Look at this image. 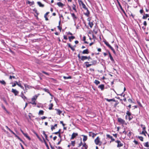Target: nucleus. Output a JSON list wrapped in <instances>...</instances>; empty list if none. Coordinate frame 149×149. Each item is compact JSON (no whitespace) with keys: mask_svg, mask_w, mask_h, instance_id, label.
I'll return each mask as SVG.
<instances>
[{"mask_svg":"<svg viewBox=\"0 0 149 149\" xmlns=\"http://www.w3.org/2000/svg\"><path fill=\"white\" fill-rule=\"evenodd\" d=\"M97 135V134H95L94 133L92 132H89V136H90L92 137V139H94L95 137H96V138L95 140H100V138L99 136H96Z\"/></svg>","mask_w":149,"mask_h":149,"instance_id":"obj_1","label":"nucleus"},{"mask_svg":"<svg viewBox=\"0 0 149 149\" xmlns=\"http://www.w3.org/2000/svg\"><path fill=\"white\" fill-rule=\"evenodd\" d=\"M116 142L118 143L117 147L118 148L122 146L123 145V143H124V142L122 141V140H121V141L120 140H116Z\"/></svg>","mask_w":149,"mask_h":149,"instance_id":"obj_2","label":"nucleus"},{"mask_svg":"<svg viewBox=\"0 0 149 149\" xmlns=\"http://www.w3.org/2000/svg\"><path fill=\"white\" fill-rule=\"evenodd\" d=\"M118 122L119 123H120L122 125H127V123H125V120H123V119H122L120 118H118Z\"/></svg>","mask_w":149,"mask_h":149,"instance_id":"obj_3","label":"nucleus"},{"mask_svg":"<svg viewBox=\"0 0 149 149\" xmlns=\"http://www.w3.org/2000/svg\"><path fill=\"white\" fill-rule=\"evenodd\" d=\"M78 2L80 6L81 5L82 8L84 9H87V8L83 2L81 0H78Z\"/></svg>","mask_w":149,"mask_h":149,"instance_id":"obj_4","label":"nucleus"},{"mask_svg":"<svg viewBox=\"0 0 149 149\" xmlns=\"http://www.w3.org/2000/svg\"><path fill=\"white\" fill-rule=\"evenodd\" d=\"M79 138H80L79 139L80 140H82V139H83V140H87V136L83 135H80Z\"/></svg>","mask_w":149,"mask_h":149,"instance_id":"obj_5","label":"nucleus"},{"mask_svg":"<svg viewBox=\"0 0 149 149\" xmlns=\"http://www.w3.org/2000/svg\"><path fill=\"white\" fill-rule=\"evenodd\" d=\"M108 54H109V57L111 61H112V63H114L115 61L113 59V57H112V55L110 52L109 51H108Z\"/></svg>","mask_w":149,"mask_h":149,"instance_id":"obj_6","label":"nucleus"},{"mask_svg":"<svg viewBox=\"0 0 149 149\" xmlns=\"http://www.w3.org/2000/svg\"><path fill=\"white\" fill-rule=\"evenodd\" d=\"M11 92L14 94L15 96L17 95L19 93V92L17 91L16 89H14L13 88L12 89Z\"/></svg>","mask_w":149,"mask_h":149,"instance_id":"obj_7","label":"nucleus"},{"mask_svg":"<svg viewBox=\"0 0 149 149\" xmlns=\"http://www.w3.org/2000/svg\"><path fill=\"white\" fill-rule=\"evenodd\" d=\"M70 14L71 15L72 17L73 18V19L74 21V22H75L76 20L77 19V17L75 16V14L74 13H70Z\"/></svg>","mask_w":149,"mask_h":149,"instance_id":"obj_8","label":"nucleus"},{"mask_svg":"<svg viewBox=\"0 0 149 149\" xmlns=\"http://www.w3.org/2000/svg\"><path fill=\"white\" fill-rule=\"evenodd\" d=\"M77 136L78 134L77 133H73L72 135L71 139H74Z\"/></svg>","mask_w":149,"mask_h":149,"instance_id":"obj_9","label":"nucleus"},{"mask_svg":"<svg viewBox=\"0 0 149 149\" xmlns=\"http://www.w3.org/2000/svg\"><path fill=\"white\" fill-rule=\"evenodd\" d=\"M95 142L96 145L99 146H101L102 143V142L100 140H95Z\"/></svg>","mask_w":149,"mask_h":149,"instance_id":"obj_10","label":"nucleus"},{"mask_svg":"<svg viewBox=\"0 0 149 149\" xmlns=\"http://www.w3.org/2000/svg\"><path fill=\"white\" fill-rule=\"evenodd\" d=\"M89 53V50L88 49H86L83 51L82 52V54H88Z\"/></svg>","mask_w":149,"mask_h":149,"instance_id":"obj_11","label":"nucleus"},{"mask_svg":"<svg viewBox=\"0 0 149 149\" xmlns=\"http://www.w3.org/2000/svg\"><path fill=\"white\" fill-rule=\"evenodd\" d=\"M57 4L58 6L61 7L62 8L64 6V5L61 2H57Z\"/></svg>","mask_w":149,"mask_h":149,"instance_id":"obj_12","label":"nucleus"},{"mask_svg":"<svg viewBox=\"0 0 149 149\" xmlns=\"http://www.w3.org/2000/svg\"><path fill=\"white\" fill-rule=\"evenodd\" d=\"M86 10V12L85 13H84V14L87 17H88L90 14V12L88 10L87 8V9H85Z\"/></svg>","mask_w":149,"mask_h":149,"instance_id":"obj_13","label":"nucleus"},{"mask_svg":"<svg viewBox=\"0 0 149 149\" xmlns=\"http://www.w3.org/2000/svg\"><path fill=\"white\" fill-rule=\"evenodd\" d=\"M88 146L86 145V143H84L83 144V146L81 148V149H87Z\"/></svg>","mask_w":149,"mask_h":149,"instance_id":"obj_14","label":"nucleus"},{"mask_svg":"<svg viewBox=\"0 0 149 149\" xmlns=\"http://www.w3.org/2000/svg\"><path fill=\"white\" fill-rule=\"evenodd\" d=\"M145 15H143L142 17L143 19H147V17H149V15L148 14H144Z\"/></svg>","mask_w":149,"mask_h":149,"instance_id":"obj_15","label":"nucleus"},{"mask_svg":"<svg viewBox=\"0 0 149 149\" xmlns=\"http://www.w3.org/2000/svg\"><path fill=\"white\" fill-rule=\"evenodd\" d=\"M104 85L101 84L98 86V88L101 89V90L103 91L104 89Z\"/></svg>","mask_w":149,"mask_h":149,"instance_id":"obj_16","label":"nucleus"},{"mask_svg":"<svg viewBox=\"0 0 149 149\" xmlns=\"http://www.w3.org/2000/svg\"><path fill=\"white\" fill-rule=\"evenodd\" d=\"M127 109L128 110L127 111L126 113V114L127 115V116H128L129 117H130V116L132 115V113L129 111L130 110V109H128V108H127Z\"/></svg>","mask_w":149,"mask_h":149,"instance_id":"obj_17","label":"nucleus"},{"mask_svg":"<svg viewBox=\"0 0 149 149\" xmlns=\"http://www.w3.org/2000/svg\"><path fill=\"white\" fill-rule=\"evenodd\" d=\"M87 56H81V60L82 61H84V60L87 59Z\"/></svg>","mask_w":149,"mask_h":149,"instance_id":"obj_18","label":"nucleus"},{"mask_svg":"<svg viewBox=\"0 0 149 149\" xmlns=\"http://www.w3.org/2000/svg\"><path fill=\"white\" fill-rule=\"evenodd\" d=\"M37 3L40 7H43L44 6V5L42 4L41 2L40 1L37 2Z\"/></svg>","mask_w":149,"mask_h":149,"instance_id":"obj_19","label":"nucleus"},{"mask_svg":"<svg viewBox=\"0 0 149 149\" xmlns=\"http://www.w3.org/2000/svg\"><path fill=\"white\" fill-rule=\"evenodd\" d=\"M34 61L36 63L38 64H40L41 63L39 59L37 58H35V59Z\"/></svg>","mask_w":149,"mask_h":149,"instance_id":"obj_20","label":"nucleus"},{"mask_svg":"<svg viewBox=\"0 0 149 149\" xmlns=\"http://www.w3.org/2000/svg\"><path fill=\"white\" fill-rule=\"evenodd\" d=\"M49 12H47L44 15V17L45 18L46 20H49L48 18L47 17V15L49 13Z\"/></svg>","mask_w":149,"mask_h":149,"instance_id":"obj_21","label":"nucleus"},{"mask_svg":"<svg viewBox=\"0 0 149 149\" xmlns=\"http://www.w3.org/2000/svg\"><path fill=\"white\" fill-rule=\"evenodd\" d=\"M67 45H68V47L70 48L71 50H72L73 51L75 50V49L71 46L70 43H68Z\"/></svg>","mask_w":149,"mask_h":149,"instance_id":"obj_22","label":"nucleus"},{"mask_svg":"<svg viewBox=\"0 0 149 149\" xmlns=\"http://www.w3.org/2000/svg\"><path fill=\"white\" fill-rule=\"evenodd\" d=\"M20 96L22 97V98L24 100L25 99H26V97L24 95L22 92L21 93Z\"/></svg>","mask_w":149,"mask_h":149,"instance_id":"obj_23","label":"nucleus"},{"mask_svg":"<svg viewBox=\"0 0 149 149\" xmlns=\"http://www.w3.org/2000/svg\"><path fill=\"white\" fill-rule=\"evenodd\" d=\"M1 44L5 47L7 45L6 43L5 42L4 40H3L1 39Z\"/></svg>","mask_w":149,"mask_h":149,"instance_id":"obj_24","label":"nucleus"},{"mask_svg":"<svg viewBox=\"0 0 149 149\" xmlns=\"http://www.w3.org/2000/svg\"><path fill=\"white\" fill-rule=\"evenodd\" d=\"M88 62H85L84 63L86 64V68H88L90 67L91 65H92V64H87V63H88Z\"/></svg>","mask_w":149,"mask_h":149,"instance_id":"obj_25","label":"nucleus"},{"mask_svg":"<svg viewBox=\"0 0 149 149\" xmlns=\"http://www.w3.org/2000/svg\"><path fill=\"white\" fill-rule=\"evenodd\" d=\"M38 96L36 95H35L34 96H33V97H32L31 99L32 101H36V100Z\"/></svg>","mask_w":149,"mask_h":149,"instance_id":"obj_26","label":"nucleus"},{"mask_svg":"<svg viewBox=\"0 0 149 149\" xmlns=\"http://www.w3.org/2000/svg\"><path fill=\"white\" fill-rule=\"evenodd\" d=\"M42 142H44L47 148H48L49 147L46 140H41Z\"/></svg>","mask_w":149,"mask_h":149,"instance_id":"obj_27","label":"nucleus"},{"mask_svg":"<svg viewBox=\"0 0 149 149\" xmlns=\"http://www.w3.org/2000/svg\"><path fill=\"white\" fill-rule=\"evenodd\" d=\"M55 110L57 111V114L58 115H60L62 112V111H61L59 109H56Z\"/></svg>","mask_w":149,"mask_h":149,"instance_id":"obj_28","label":"nucleus"},{"mask_svg":"<svg viewBox=\"0 0 149 149\" xmlns=\"http://www.w3.org/2000/svg\"><path fill=\"white\" fill-rule=\"evenodd\" d=\"M24 86L26 88H27L29 89V88H31L32 87V86H30L29 85H28L26 84H24Z\"/></svg>","mask_w":149,"mask_h":149,"instance_id":"obj_29","label":"nucleus"},{"mask_svg":"<svg viewBox=\"0 0 149 149\" xmlns=\"http://www.w3.org/2000/svg\"><path fill=\"white\" fill-rule=\"evenodd\" d=\"M61 21V19H60L59 22V25L57 26L58 29L60 30V31H61V30L62 29V27L60 26V24Z\"/></svg>","mask_w":149,"mask_h":149,"instance_id":"obj_30","label":"nucleus"},{"mask_svg":"<svg viewBox=\"0 0 149 149\" xmlns=\"http://www.w3.org/2000/svg\"><path fill=\"white\" fill-rule=\"evenodd\" d=\"M107 139L108 138L109 139H110L111 140H114V139L113 138V137L111 136L109 134H107Z\"/></svg>","mask_w":149,"mask_h":149,"instance_id":"obj_31","label":"nucleus"},{"mask_svg":"<svg viewBox=\"0 0 149 149\" xmlns=\"http://www.w3.org/2000/svg\"><path fill=\"white\" fill-rule=\"evenodd\" d=\"M24 135L27 139H28L29 140H30V138L27 133H24Z\"/></svg>","mask_w":149,"mask_h":149,"instance_id":"obj_32","label":"nucleus"},{"mask_svg":"<svg viewBox=\"0 0 149 149\" xmlns=\"http://www.w3.org/2000/svg\"><path fill=\"white\" fill-rule=\"evenodd\" d=\"M49 109L50 110H52V107H53V104L52 103H51V104H50L49 105Z\"/></svg>","mask_w":149,"mask_h":149,"instance_id":"obj_33","label":"nucleus"},{"mask_svg":"<svg viewBox=\"0 0 149 149\" xmlns=\"http://www.w3.org/2000/svg\"><path fill=\"white\" fill-rule=\"evenodd\" d=\"M104 43L109 48H110V47H111V46L109 44L108 42L106 41H104Z\"/></svg>","mask_w":149,"mask_h":149,"instance_id":"obj_34","label":"nucleus"},{"mask_svg":"<svg viewBox=\"0 0 149 149\" xmlns=\"http://www.w3.org/2000/svg\"><path fill=\"white\" fill-rule=\"evenodd\" d=\"M117 2V3H118L119 5V7H120V9H121V10H123V8L120 3L119 2V1L118 0H116Z\"/></svg>","mask_w":149,"mask_h":149,"instance_id":"obj_35","label":"nucleus"},{"mask_svg":"<svg viewBox=\"0 0 149 149\" xmlns=\"http://www.w3.org/2000/svg\"><path fill=\"white\" fill-rule=\"evenodd\" d=\"M144 145L145 146L148 148L149 147V143L148 142H147L146 143H144Z\"/></svg>","mask_w":149,"mask_h":149,"instance_id":"obj_36","label":"nucleus"},{"mask_svg":"<svg viewBox=\"0 0 149 149\" xmlns=\"http://www.w3.org/2000/svg\"><path fill=\"white\" fill-rule=\"evenodd\" d=\"M94 83H95L96 85H98L100 83V82L97 80H95L94 81Z\"/></svg>","mask_w":149,"mask_h":149,"instance_id":"obj_37","label":"nucleus"},{"mask_svg":"<svg viewBox=\"0 0 149 149\" xmlns=\"http://www.w3.org/2000/svg\"><path fill=\"white\" fill-rule=\"evenodd\" d=\"M44 111L42 110H40L39 111L38 114L39 115H43L44 114Z\"/></svg>","mask_w":149,"mask_h":149,"instance_id":"obj_38","label":"nucleus"},{"mask_svg":"<svg viewBox=\"0 0 149 149\" xmlns=\"http://www.w3.org/2000/svg\"><path fill=\"white\" fill-rule=\"evenodd\" d=\"M63 77L64 79H71L72 78V77L71 76H69L68 77H66L64 76Z\"/></svg>","mask_w":149,"mask_h":149,"instance_id":"obj_39","label":"nucleus"},{"mask_svg":"<svg viewBox=\"0 0 149 149\" xmlns=\"http://www.w3.org/2000/svg\"><path fill=\"white\" fill-rule=\"evenodd\" d=\"M109 48L111 49V50L112 51H113V53L114 54L116 55V53L114 49H113V48L111 46V47H110Z\"/></svg>","mask_w":149,"mask_h":149,"instance_id":"obj_40","label":"nucleus"},{"mask_svg":"<svg viewBox=\"0 0 149 149\" xmlns=\"http://www.w3.org/2000/svg\"><path fill=\"white\" fill-rule=\"evenodd\" d=\"M43 135L45 137L46 140H48L47 139V134H46L45 132L44 131H43Z\"/></svg>","mask_w":149,"mask_h":149,"instance_id":"obj_41","label":"nucleus"},{"mask_svg":"<svg viewBox=\"0 0 149 149\" xmlns=\"http://www.w3.org/2000/svg\"><path fill=\"white\" fill-rule=\"evenodd\" d=\"M90 62L92 63L91 64H92V65H95L97 63V61L96 60H93Z\"/></svg>","mask_w":149,"mask_h":149,"instance_id":"obj_42","label":"nucleus"},{"mask_svg":"<svg viewBox=\"0 0 149 149\" xmlns=\"http://www.w3.org/2000/svg\"><path fill=\"white\" fill-rule=\"evenodd\" d=\"M58 136L59 137L60 139V140H62V139H63L62 138V137L63 136H64V139H66V138H65V135H64L61 136V135L60 134H58Z\"/></svg>","mask_w":149,"mask_h":149,"instance_id":"obj_43","label":"nucleus"},{"mask_svg":"<svg viewBox=\"0 0 149 149\" xmlns=\"http://www.w3.org/2000/svg\"><path fill=\"white\" fill-rule=\"evenodd\" d=\"M88 24L90 27L91 28H92L93 25V22H89Z\"/></svg>","mask_w":149,"mask_h":149,"instance_id":"obj_44","label":"nucleus"},{"mask_svg":"<svg viewBox=\"0 0 149 149\" xmlns=\"http://www.w3.org/2000/svg\"><path fill=\"white\" fill-rule=\"evenodd\" d=\"M33 132L36 135V136L39 140H41V139L40 138L38 134L35 131H33Z\"/></svg>","mask_w":149,"mask_h":149,"instance_id":"obj_45","label":"nucleus"},{"mask_svg":"<svg viewBox=\"0 0 149 149\" xmlns=\"http://www.w3.org/2000/svg\"><path fill=\"white\" fill-rule=\"evenodd\" d=\"M0 83L3 85H5L6 84V82L3 80L0 81Z\"/></svg>","mask_w":149,"mask_h":149,"instance_id":"obj_46","label":"nucleus"},{"mask_svg":"<svg viewBox=\"0 0 149 149\" xmlns=\"http://www.w3.org/2000/svg\"><path fill=\"white\" fill-rule=\"evenodd\" d=\"M18 83L17 81H15L14 82V83L12 85V87H14V86H15L16 85H17Z\"/></svg>","mask_w":149,"mask_h":149,"instance_id":"obj_47","label":"nucleus"},{"mask_svg":"<svg viewBox=\"0 0 149 149\" xmlns=\"http://www.w3.org/2000/svg\"><path fill=\"white\" fill-rule=\"evenodd\" d=\"M3 100L4 101L6 104L7 105H8V103L7 102L6 99L5 97H3Z\"/></svg>","mask_w":149,"mask_h":149,"instance_id":"obj_48","label":"nucleus"},{"mask_svg":"<svg viewBox=\"0 0 149 149\" xmlns=\"http://www.w3.org/2000/svg\"><path fill=\"white\" fill-rule=\"evenodd\" d=\"M32 102H30L29 103L32 104H34L35 105H36V101L33 100V101H32Z\"/></svg>","mask_w":149,"mask_h":149,"instance_id":"obj_49","label":"nucleus"},{"mask_svg":"<svg viewBox=\"0 0 149 149\" xmlns=\"http://www.w3.org/2000/svg\"><path fill=\"white\" fill-rule=\"evenodd\" d=\"M43 90L45 91L47 93H48L49 92V90L48 89H46V88H43Z\"/></svg>","mask_w":149,"mask_h":149,"instance_id":"obj_50","label":"nucleus"},{"mask_svg":"<svg viewBox=\"0 0 149 149\" xmlns=\"http://www.w3.org/2000/svg\"><path fill=\"white\" fill-rule=\"evenodd\" d=\"M1 107L5 111H6L7 112H8V111H7V109H6V107H5L3 104H2L1 105Z\"/></svg>","mask_w":149,"mask_h":149,"instance_id":"obj_51","label":"nucleus"},{"mask_svg":"<svg viewBox=\"0 0 149 149\" xmlns=\"http://www.w3.org/2000/svg\"><path fill=\"white\" fill-rule=\"evenodd\" d=\"M17 85L20 87L21 88L23 89L24 88V87L22 86L20 83H18Z\"/></svg>","mask_w":149,"mask_h":149,"instance_id":"obj_52","label":"nucleus"},{"mask_svg":"<svg viewBox=\"0 0 149 149\" xmlns=\"http://www.w3.org/2000/svg\"><path fill=\"white\" fill-rule=\"evenodd\" d=\"M42 72L47 75L49 76V74L47 72L44 71H42Z\"/></svg>","mask_w":149,"mask_h":149,"instance_id":"obj_53","label":"nucleus"},{"mask_svg":"<svg viewBox=\"0 0 149 149\" xmlns=\"http://www.w3.org/2000/svg\"><path fill=\"white\" fill-rule=\"evenodd\" d=\"M75 141H72L71 144L70 145H72L73 146H74L75 145Z\"/></svg>","mask_w":149,"mask_h":149,"instance_id":"obj_54","label":"nucleus"},{"mask_svg":"<svg viewBox=\"0 0 149 149\" xmlns=\"http://www.w3.org/2000/svg\"><path fill=\"white\" fill-rule=\"evenodd\" d=\"M76 6L74 4H73V10H74L76 12H77L76 9L75 8Z\"/></svg>","mask_w":149,"mask_h":149,"instance_id":"obj_55","label":"nucleus"},{"mask_svg":"<svg viewBox=\"0 0 149 149\" xmlns=\"http://www.w3.org/2000/svg\"><path fill=\"white\" fill-rule=\"evenodd\" d=\"M128 101L130 102V103H134V102H133L132 101V100L131 99H129L128 100Z\"/></svg>","mask_w":149,"mask_h":149,"instance_id":"obj_56","label":"nucleus"},{"mask_svg":"<svg viewBox=\"0 0 149 149\" xmlns=\"http://www.w3.org/2000/svg\"><path fill=\"white\" fill-rule=\"evenodd\" d=\"M137 102L138 103V105L139 106H140V107H142V104H141V103L138 101H137Z\"/></svg>","mask_w":149,"mask_h":149,"instance_id":"obj_57","label":"nucleus"},{"mask_svg":"<svg viewBox=\"0 0 149 149\" xmlns=\"http://www.w3.org/2000/svg\"><path fill=\"white\" fill-rule=\"evenodd\" d=\"M13 78V79H16V78H15V77L14 76H11V75H10L9 77V79H12Z\"/></svg>","mask_w":149,"mask_h":149,"instance_id":"obj_58","label":"nucleus"},{"mask_svg":"<svg viewBox=\"0 0 149 149\" xmlns=\"http://www.w3.org/2000/svg\"><path fill=\"white\" fill-rule=\"evenodd\" d=\"M133 118V116L131 115V116H130V117L128 118V119L129 121H130Z\"/></svg>","mask_w":149,"mask_h":149,"instance_id":"obj_59","label":"nucleus"},{"mask_svg":"<svg viewBox=\"0 0 149 149\" xmlns=\"http://www.w3.org/2000/svg\"><path fill=\"white\" fill-rule=\"evenodd\" d=\"M142 128H143V131H145V132H146V133L147 134V133L146 130V127H145V126H144V127H142Z\"/></svg>","mask_w":149,"mask_h":149,"instance_id":"obj_60","label":"nucleus"},{"mask_svg":"<svg viewBox=\"0 0 149 149\" xmlns=\"http://www.w3.org/2000/svg\"><path fill=\"white\" fill-rule=\"evenodd\" d=\"M51 129L52 131H53V130L55 129V127L54 126L52 125H51Z\"/></svg>","mask_w":149,"mask_h":149,"instance_id":"obj_61","label":"nucleus"},{"mask_svg":"<svg viewBox=\"0 0 149 149\" xmlns=\"http://www.w3.org/2000/svg\"><path fill=\"white\" fill-rule=\"evenodd\" d=\"M83 144L82 142L81 141L80 143L79 144V146H78V147H80L81 146V145H83Z\"/></svg>","mask_w":149,"mask_h":149,"instance_id":"obj_62","label":"nucleus"},{"mask_svg":"<svg viewBox=\"0 0 149 149\" xmlns=\"http://www.w3.org/2000/svg\"><path fill=\"white\" fill-rule=\"evenodd\" d=\"M68 38H70L71 40H73L75 38V37L74 36H71L69 37Z\"/></svg>","mask_w":149,"mask_h":149,"instance_id":"obj_63","label":"nucleus"},{"mask_svg":"<svg viewBox=\"0 0 149 149\" xmlns=\"http://www.w3.org/2000/svg\"><path fill=\"white\" fill-rule=\"evenodd\" d=\"M49 144L50 146V147L52 149H55L52 146V145L51 143L50 142H49Z\"/></svg>","mask_w":149,"mask_h":149,"instance_id":"obj_64","label":"nucleus"}]
</instances>
